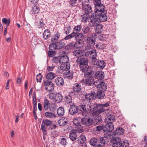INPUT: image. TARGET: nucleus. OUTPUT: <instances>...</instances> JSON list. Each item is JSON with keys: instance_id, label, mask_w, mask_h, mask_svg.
<instances>
[{"instance_id": "20e7f679", "label": "nucleus", "mask_w": 147, "mask_h": 147, "mask_svg": "<svg viewBox=\"0 0 147 147\" xmlns=\"http://www.w3.org/2000/svg\"><path fill=\"white\" fill-rule=\"evenodd\" d=\"M113 147H129V143L126 140H121V139L117 137H114L111 140Z\"/></svg>"}, {"instance_id": "b1692460", "label": "nucleus", "mask_w": 147, "mask_h": 147, "mask_svg": "<svg viewBox=\"0 0 147 147\" xmlns=\"http://www.w3.org/2000/svg\"><path fill=\"white\" fill-rule=\"evenodd\" d=\"M51 44L50 45L49 47V51L48 52V55L49 57H53L55 53V48Z\"/></svg>"}, {"instance_id": "603ef678", "label": "nucleus", "mask_w": 147, "mask_h": 147, "mask_svg": "<svg viewBox=\"0 0 147 147\" xmlns=\"http://www.w3.org/2000/svg\"><path fill=\"white\" fill-rule=\"evenodd\" d=\"M74 48H75V47L74 42H70L67 45L65 46L66 49L67 50L72 49Z\"/></svg>"}, {"instance_id": "473e14b6", "label": "nucleus", "mask_w": 147, "mask_h": 147, "mask_svg": "<svg viewBox=\"0 0 147 147\" xmlns=\"http://www.w3.org/2000/svg\"><path fill=\"white\" fill-rule=\"evenodd\" d=\"M50 36V30L48 29L45 30L43 34V38L45 40H47L49 38Z\"/></svg>"}, {"instance_id": "69168bd1", "label": "nucleus", "mask_w": 147, "mask_h": 147, "mask_svg": "<svg viewBox=\"0 0 147 147\" xmlns=\"http://www.w3.org/2000/svg\"><path fill=\"white\" fill-rule=\"evenodd\" d=\"M38 26L39 28H42L45 26V23L42 20H40L38 23Z\"/></svg>"}, {"instance_id": "a878e982", "label": "nucleus", "mask_w": 147, "mask_h": 147, "mask_svg": "<svg viewBox=\"0 0 147 147\" xmlns=\"http://www.w3.org/2000/svg\"><path fill=\"white\" fill-rule=\"evenodd\" d=\"M86 42L89 45L93 46L95 43V38L93 37H87Z\"/></svg>"}, {"instance_id": "c756f323", "label": "nucleus", "mask_w": 147, "mask_h": 147, "mask_svg": "<svg viewBox=\"0 0 147 147\" xmlns=\"http://www.w3.org/2000/svg\"><path fill=\"white\" fill-rule=\"evenodd\" d=\"M97 87L100 88V90L103 92L105 91L107 89V85L103 82H100L99 84L97 85Z\"/></svg>"}, {"instance_id": "338daca9", "label": "nucleus", "mask_w": 147, "mask_h": 147, "mask_svg": "<svg viewBox=\"0 0 147 147\" xmlns=\"http://www.w3.org/2000/svg\"><path fill=\"white\" fill-rule=\"evenodd\" d=\"M2 22L3 23L6 24V26H8L10 22V19L7 20L6 18H3L2 20Z\"/></svg>"}, {"instance_id": "4be33fe9", "label": "nucleus", "mask_w": 147, "mask_h": 147, "mask_svg": "<svg viewBox=\"0 0 147 147\" xmlns=\"http://www.w3.org/2000/svg\"><path fill=\"white\" fill-rule=\"evenodd\" d=\"M73 55L78 57V58H80L83 56L84 54H85V51L84 50H76L73 52Z\"/></svg>"}, {"instance_id": "72a5a7b5", "label": "nucleus", "mask_w": 147, "mask_h": 147, "mask_svg": "<svg viewBox=\"0 0 147 147\" xmlns=\"http://www.w3.org/2000/svg\"><path fill=\"white\" fill-rule=\"evenodd\" d=\"M60 37V33L57 32L56 33L54 34L51 38V41L53 43L55 42L58 41V39Z\"/></svg>"}, {"instance_id": "de8ad7c7", "label": "nucleus", "mask_w": 147, "mask_h": 147, "mask_svg": "<svg viewBox=\"0 0 147 147\" xmlns=\"http://www.w3.org/2000/svg\"><path fill=\"white\" fill-rule=\"evenodd\" d=\"M99 142L100 144H98L97 146L99 147H101L104 146L105 144L106 141L103 137L100 138L99 139Z\"/></svg>"}, {"instance_id": "2eb2a0df", "label": "nucleus", "mask_w": 147, "mask_h": 147, "mask_svg": "<svg viewBox=\"0 0 147 147\" xmlns=\"http://www.w3.org/2000/svg\"><path fill=\"white\" fill-rule=\"evenodd\" d=\"M90 71L91 73H93V77L94 78L97 79L98 80H101L104 78V73L102 71H97L96 73L92 70V68L90 69Z\"/></svg>"}, {"instance_id": "c9c22d12", "label": "nucleus", "mask_w": 147, "mask_h": 147, "mask_svg": "<svg viewBox=\"0 0 147 147\" xmlns=\"http://www.w3.org/2000/svg\"><path fill=\"white\" fill-rule=\"evenodd\" d=\"M95 64L98 67L103 68L105 67L106 63L103 60L100 61L97 60Z\"/></svg>"}, {"instance_id": "ddd939ff", "label": "nucleus", "mask_w": 147, "mask_h": 147, "mask_svg": "<svg viewBox=\"0 0 147 147\" xmlns=\"http://www.w3.org/2000/svg\"><path fill=\"white\" fill-rule=\"evenodd\" d=\"M63 39L57 41L51 44L56 49H60L63 48L65 46V43L63 41Z\"/></svg>"}, {"instance_id": "f257e3e1", "label": "nucleus", "mask_w": 147, "mask_h": 147, "mask_svg": "<svg viewBox=\"0 0 147 147\" xmlns=\"http://www.w3.org/2000/svg\"><path fill=\"white\" fill-rule=\"evenodd\" d=\"M84 74V77L85 79H83L81 81V82L83 85L86 86H93L96 85L95 84L96 82L97 83V81L94 80L93 76V73L90 72V70L88 71H86V72L83 73Z\"/></svg>"}, {"instance_id": "cd10ccee", "label": "nucleus", "mask_w": 147, "mask_h": 147, "mask_svg": "<svg viewBox=\"0 0 147 147\" xmlns=\"http://www.w3.org/2000/svg\"><path fill=\"white\" fill-rule=\"evenodd\" d=\"M55 83L58 86H61L64 84V80L61 77H58L55 80Z\"/></svg>"}, {"instance_id": "1a4fd4ad", "label": "nucleus", "mask_w": 147, "mask_h": 147, "mask_svg": "<svg viewBox=\"0 0 147 147\" xmlns=\"http://www.w3.org/2000/svg\"><path fill=\"white\" fill-rule=\"evenodd\" d=\"M52 124V122L48 119H44L42 120L41 125V129L43 132V135H45L47 134L46 128L45 127L50 126Z\"/></svg>"}, {"instance_id": "a18cd8bd", "label": "nucleus", "mask_w": 147, "mask_h": 147, "mask_svg": "<svg viewBox=\"0 0 147 147\" xmlns=\"http://www.w3.org/2000/svg\"><path fill=\"white\" fill-rule=\"evenodd\" d=\"M39 8L38 5H34L32 7V12L34 14H38L39 11Z\"/></svg>"}, {"instance_id": "aec40b11", "label": "nucleus", "mask_w": 147, "mask_h": 147, "mask_svg": "<svg viewBox=\"0 0 147 147\" xmlns=\"http://www.w3.org/2000/svg\"><path fill=\"white\" fill-rule=\"evenodd\" d=\"M65 57V55L61 57H55L52 59V61L56 64H61Z\"/></svg>"}, {"instance_id": "f8f14e48", "label": "nucleus", "mask_w": 147, "mask_h": 147, "mask_svg": "<svg viewBox=\"0 0 147 147\" xmlns=\"http://www.w3.org/2000/svg\"><path fill=\"white\" fill-rule=\"evenodd\" d=\"M96 17V16H95L94 13H93L90 19V21H89V26L94 27L96 25H98V24L100 22Z\"/></svg>"}, {"instance_id": "5701e85b", "label": "nucleus", "mask_w": 147, "mask_h": 147, "mask_svg": "<svg viewBox=\"0 0 147 147\" xmlns=\"http://www.w3.org/2000/svg\"><path fill=\"white\" fill-rule=\"evenodd\" d=\"M79 109L80 111H81V113L84 115L86 116V113L88 112L89 108L86 107V105H81L79 106L78 109Z\"/></svg>"}, {"instance_id": "6e6d98bb", "label": "nucleus", "mask_w": 147, "mask_h": 147, "mask_svg": "<svg viewBox=\"0 0 147 147\" xmlns=\"http://www.w3.org/2000/svg\"><path fill=\"white\" fill-rule=\"evenodd\" d=\"M59 143L61 145L65 146L66 145V139L64 138H61L59 139Z\"/></svg>"}, {"instance_id": "58836bf2", "label": "nucleus", "mask_w": 147, "mask_h": 147, "mask_svg": "<svg viewBox=\"0 0 147 147\" xmlns=\"http://www.w3.org/2000/svg\"><path fill=\"white\" fill-rule=\"evenodd\" d=\"M82 26L81 25H77L74 27L72 33L74 34H78L82 30Z\"/></svg>"}, {"instance_id": "0e129e2a", "label": "nucleus", "mask_w": 147, "mask_h": 147, "mask_svg": "<svg viewBox=\"0 0 147 147\" xmlns=\"http://www.w3.org/2000/svg\"><path fill=\"white\" fill-rule=\"evenodd\" d=\"M102 130L104 132H105V126L102 125L97 126L96 127V130L97 131H100Z\"/></svg>"}, {"instance_id": "4c0bfd02", "label": "nucleus", "mask_w": 147, "mask_h": 147, "mask_svg": "<svg viewBox=\"0 0 147 147\" xmlns=\"http://www.w3.org/2000/svg\"><path fill=\"white\" fill-rule=\"evenodd\" d=\"M76 40H81V38H85L86 37L81 32V33H79L78 34H74Z\"/></svg>"}, {"instance_id": "7ed1b4c3", "label": "nucleus", "mask_w": 147, "mask_h": 147, "mask_svg": "<svg viewBox=\"0 0 147 147\" xmlns=\"http://www.w3.org/2000/svg\"><path fill=\"white\" fill-rule=\"evenodd\" d=\"M89 107L88 109V113L93 112V115H97L104 111L105 109L102 108L100 104H98L94 103L93 105H87Z\"/></svg>"}, {"instance_id": "3c124183", "label": "nucleus", "mask_w": 147, "mask_h": 147, "mask_svg": "<svg viewBox=\"0 0 147 147\" xmlns=\"http://www.w3.org/2000/svg\"><path fill=\"white\" fill-rule=\"evenodd\" d=\"M95 120L96 124L97 125L101 123L102 122V119L100 116L96 115Z\"/></svg>"}, {"instance_id": "f704fd0d", "label": "nucleus", "mask_w": 147, "mask_h": 147, "mask_svg": "<svg viewBox=\"0 0 147 147\" xmlns=\"http://www.w3.org/2000/svg\"><path fill=\"white\" fill-rule=\"evenodd\" d=\"M86 136L84 135H82L79 136L77 139L76 142L79 144L85 143L86 141Z\"/></svg>"}, {"instance_id": "423d86ee", "label": "nucleus", "mask_w": 147, "mask_h": 147, "mask_svg": "<svg viewBox=\"0 0 147 147\" xmlns=\"http://www.w3.org/2000/svg\"><path fill=\"white\" fill-rule=\"evenodd\" d=\"M48 96L50 99L54 100L56 103L61 102L63 99L62 94L60 93H54L53 92H49Z\"/></svg>"}, {"instance_id": "bf43d9fd", "label": "nucleus", "mask_w": 147, "mask_h": 147, "mask_svg": "<svg viewBox=\"0 0 147 147\" xmlns=\"http://www.w3.org/2000/svg\"><path fill=\"white\" fill-rule=\"evenodd\" d=\"M65 100L67 104H70L72 102V98L71 96L67 95L65 96Z\"/></svg>"}, {"instance_id": "7c9ffc66", "label": "nucleus", "mask_w": 147, "mask_h": 147, "mask_svg": "<svg viewBox=\"0 0 147 147\" xmlns=\"http://www.w3.org/2000/svg\"><path fill=\"white\" fill-rule=\"evenodd\" d=\"M67 120L65 117H63L58 121L59 125L60 126H64L67 123Z\"/></svg>"}, {"instance_id": "8fccbe9b", "label": "nucleus", "mask_w": 147, "mask_h": 147, "mask_svg": "<svg viewBox=\"0 0 147 147\" xmlns=\"http://www.w3.org/2000/svg\"><path fill=\"white\" fill-rule=\"evenodd\" d=\"M81 119L80 118H77L74 119L73 121L74 124L76 126L80 125Z\"/></svg>"}, {"instance_id": "09e8293b", "label": "nucleus", "mask_w": 147, "mask_h": 147, "mask_svg": "<svg viewBox=\"0 0 147 147\" xmlns=\"http://www.w3.org/2000/svg\"><path fill=\"white\" fill-rule=\"evenodd\" d=\"M66 74V77L69 79H71L73 77L74 72L72 70H69Z\"/></svg>"}, {"instance_id": "9d476101", "label": "nucleus", "mask_w": 147, "mask_h": 147, "mask_svg": "<svg viewBox=\"0 0 147 147\" xmlns=\"http://www.w3.org/2000/svg\"><path fill=\"white\" fill-rule=\"evenodd\" d=\"M85 98L83 99V102L87 104L88 105L90 104L92 100L95 99V95L94 93L91 92L86 94L85 96Z\"/></svg>"}, {"instance_id": "e433bc0d", "label": "nucleus", "mask_w": 147, "mask_h": 147, "mask_svg": "<svg viewBox=\"0 0 147 147\" xmlns=\"http://www.w3.org/2000/svg\"><path fill=\"white\" fill-rule=\"evenodd\" d=\"M114 134L117 135H122L124 134V130L121 127L117 128L113 132Z\"/></svg>"}, {"instance_id": "e2e57ef3", "label": "nucleus", "mask_w": 147, "mask_h": 147, "mask_svg": "<svg viewBox=\"0 0 147 147\" xmlns=\"http://www.w3.org/2000/svg\"><path fill=\"white\" fill-rule=\"evenodd\" d=\"M96 48L97 49H102L105 48V45L102 43H99L96 45Z\"/></svg>"}, {"instance_id": "49530a36", "label": "nucleus", "mask_w": 147, "mask_h": 147, "mask_svg": "<svg viewBox=\"0 0 147 147\" xmlns=\"http://www.w3.org/2000/svg\"><path fill=\"white\" fill-rule=\"evenodd\" d=\"M55 77V74L52 72H49L46 75V78L50 80H51Z\"/></svg>"}, {"instance_id": "864d4df0", "label": "nucleus", "mask_w": 147, "mask_h": 147, "mask_svg": "<svg viewBox=\"0 0 147 147\" xmlns=\"http://www.w3.org/2000/svg\"><path fill=\"white\" fill-rule=\"evenodd\" d=\"M82 41L81 40H79L77 41L75 43H74L75 48H78L82 47Z\"/></svg>"}, {"instance_id": "393cba45", "label": "nucleus", "mask_w": 147, "mask_h": 147, "mask_svg": "<svg viewBox=\"0 0 147 147\" xmlns=\"http://www.w3.org/2000/svg\"><path fill=\"white\" fill-rule=\"evenodd\" d=\"M95 99H102L104 98L105 96V94L104 92L101 90L98 91L96 93H95Z\"/></svg>"}, {"instance_id": "dca6fc26", "label": "nucleus", "mask_w": 147, "mask_h": 147, "mask_svg": "<svg viewBox=\"0 0 147 147\" xmlns=\"http://www.w3.org/2000/svg\"><path fill=\"white\" fill-rule=\"evenodd\" d=\"M78 108L77 106L74 104L70 105L69 112L71 115H76L78 113Z\"/></svg>"}, {"instance_id": "c85d7f7f", "label": "nucleus", "mask_w": 147, "mask_h": 147, "mask_svg": "<svg viewBox=\"0 0 147 147\" xmlns=\"http://www.w3.org/2000/svg\"><path fill=\"white\" fill-rule=\"evenodd\" d=\"M106 124L105 127V131L111 132L113 129V123H106Z\"/></svg>"}, {"instance_id": "39448f33", "label": "nucleus", "mask_w": 147, "mask_h": 147, "mask_svg": "<svg viewBox=\"0 0 147 147\" xmlns=\"http://www.w3.org/2000/svg\"><path fill=\"white\" fill-rule=\"evenodd\" d=\"M97 54L96 51L94 49L92 50L87 51L85 53V56L91 59L92 61L94 63V64H95V63L97 60L96 58Z\"/></svg>"}, {"instance_id": "a19ab883", "label": "nucleus", "mask_w": 147, "mask_h": 147, "mask_svg": "<svg viewBox=\"0 0 147 147\" xmlns=\"http://www.w3.org/2000/svg\"><path fill=\"white\" fill-rule=\"evenodd\" d=\"M69 137L71 140L73 141H75L77 139V134L74 131H72L70 133Z\"/></svg>"}, {"instance_id": "774afa93", "label": "nucleus", "mask_w": 147, "mask_h": 147, "mask_svg": "<svg viewBox=\"0 0 147 147\" xmlns=\"http://www.w3.org/2000/svg\"><path fill=\"white\" fill-rule=\"evenodd\" d=\"M42 76L41 73H39L36 76V80L37 82H41L42 79Z\"/></svg>"}, {"instance_id": "bb28decb", "label": "nucleus", "mask_w": 147, "mask_h": 147, "mask_svg": "<svg viewBox=\"0 0 147 147\" xmlns=\"http://www.w3.org/2000/svg\"><path fill=\"white\" fill-rule=\"evenodd\" d=\"M45 115L47 118L51 119L55 118L56 117L54 111L46 112L45 113Z\"/></svg>"}, {"instance_id": "79ce46f5", "label": "nucleus", "mask_w": 147, "mask_h": 147, "mask_svg": "<svg viewBox=\"0 0 147 147\" xmlns=\"http://www.w3.org/2000/svg\"><path fill=\"white\" fill-rule=\"evenodd\" d=\"M89 14L83 13V15L81 16L82 21L84 22H87L90 16Z\"/></svg>"}, {"instance_id": "a211bd4d", "label": "nucleus", "mask_w": 147, "mask_h": 147, "mask_svg": "<svg viewBox=\"0 0 147 147\" xmlns=\"http://www.w3.org/2000/svg\"><path fill=\"white\" fill-rule=\"evenodd\" d=\"M95 16H96V18L98 19L101 22H105L107 20V16L106 14L105 11L98 13H94Z\"/></svg>"}, {"instance_id": "412c9836", "label": "nucleus", "mask_w": 147, "mask_h": 147, "mask_svg": "<svg viewBox=\"0 0 147 147\" xmlns=\"http://www.w3.org/2000/svg\"><path fill=\"white\" fill-rule=\"evenodd\" d=\"M73 90L75 94H77L82 92L81 85L78 83L74 84L73 86Z\"/></svg>"}, {"instance_id": "6ab92c4d", "label": "nucleus", "mask_w": 147, "mask_h": 147, "mask_svg": "<svg viewBox=\"0 0 147 147\" xmlns=\"http://www.w3.org/2000/svg\"><path fill=\"white\" fill-rule=\"evenodd\" d=\"M82 32L87 37L92 33V29L88 26H85L82 28Z\"/></svg>"}, {"instance_id": "680f3d73", "label": "nucleus", "mask_w": 147, "mask_h": 147, "mask_svg": "<svg viewBox=\"0 0 147 147\" xmlns=\"http://www.w3.org/2000/svg\"><path fill=\"white\" fill-rule=\"evenodd\" d=\"M75 36L74 34L72 32L70 34L65 36L63 39V40H68L74 37Z\"/></svg>"}, {"instance_id": "37998d69", "label": "nucleus", "mask_w": 147, "mask_h": 147, "mask_svg": "<svg viewBox=\"0 0 147 147\" xmlns=\"http://www.w3.org/2000/svg\"><path fill=\"white\" fill-rule=\"evenodd\" d=\"M57 113L59 116H63L65 113V110L63 107H59L57 110Z\"/></svg>"}, {"instance_id": "f3484780", "label": "nucleus", "mask_w": 147, "mask_h": 147, "mask_svg": "<svg viewBox=\"0 0 147 147\" xmlns=\"http://www.w3.org/2000/svg\"><path fill=\"white\" fill-rule=\"evenodd\" d=\"M44 84L45 89L48 91H50L54 89V84L51 81H45L44 82Z\"/></svg>"}, {"instance_id": "13d9d810", "label": "nucleus", "mask_w": 147, "mask_h": 147, "mask_svg": "<svg viewBox=\"0 0 147 147\" xmlns=\"http://www.w3.org/2000/svg\"><path fill=\"white\" fill-rule=\"evenodd\" d=\"M97 140L96 138H92L90 140V144L92 146H95L97 144Z\"/></svg>"}, {"instance_id": "f03ea898", "label": "nucleus", "mask_w": 147, "mask_h": 147, "mask_svg": "<svg viewBox=\"0 0 147 147\" xmlns=\"http://www.w3.org/2000/svg\"><path fill=\"white\" fill-rule=\"evenodd\" d=\"M76 61L77 62L80 64V70L82 73L86 72L91 69V67L87 65L88 63L87 59L81 57L78 58Z\"/></svg>"}, {"instance_id": "9b49d317", "label": "nucleus", "mask_w": 147, "mask_h": 147, "mask_svg": "<svg viewBox=\"0 0 147 147\" xmlns=\"http://www.w3.org/2000/svg\"><path fill=\"white\" fill-rule=\"evenodd\" d=\"M96 2L97 3L95 5L96 9L94 11V13L100 14V13L105 11L104 6L100 4V0H96Z\"/></svg>"}, {"instance_id": "0eeeda50", "label": "nucleus", "mask_w": 147, "mask_h": 147, "mask_svg": "<svg viewBox=\"0 0 147 147\" xmlns=\"http://www.w3.org/2000/svg\"><path fill=\"white\" fill-rule=\"evenodd\" d=\"M65 58L63 61L60 67V69L63 71H67L70 68V65L69 58L67 55H65Z\"/></svg>"}, {"instance_id": "c03bdc74", "label": "nucleus", "mask_w": 147, "mask_h": 147, "mask_svg": "<svg viewBox=\"0 0 147 147\" xmlns=\"http://www.w3.org/2000/svg\"><path fill=\"white\" fill-rule=\"evenodd\" d=\"M43 105L44 109L46 111L50 107L49 102L47 98L45 99Z\"/></svg>"}, {"instance_id": "4d7b16f0", "label": "nucleus", "mask_w": 147, "mask_h": 147, "mask_svg": "<svg viewBox=\"0 0 147 147\" xmlns=\"http://www.w3.org/2000/svg\"><path fill=\"white\" fill-rule=\"evenodd\" d=\"M64 30L65 31V33L66 35H68L71 31V27L70 26L65 27L64 28Z\"/></svg>"}, {"instance_id": "6e6552de", "label": "nucleus", "mask_w": 147, "mask_h": 147, "mask_svg": "<svg viewBox=\"0 0 147 147\" xmlns=\"http://www.w3.org/2000/svg\"><path fill=\"white\" fill-rule=\"evenodd\" d=\"M89 0L84 1L82 2V8L83 13L89 14L92 11V8L89 4Z\"/></svg>"}, {"instance_id": "ea45409f", "label": "nucleus", "mask_w": 147, "mask_h": 147, "mask_svg": "<svg viewBox=\"0 0 147 147\" xmlns=\"http://www.w3.org/2000/svg\"><path fill=\"white\" fill-rule=\"evenodd\" d=\"M103 26L100 24L99 22L98 25L94 27V28L96 32L97 33H99L101 32L102 30Z\"/></svg>"}, {"instance_id": "5fc2aeb1", "label": "nucleus", "mask_w": 147, "mask_h": 147, "mask_svg": "<svg viewBox=\"0 0 147 147\" xmlns=\"http://www.w3.org/2000/svg\"><path fill=\"white\" fill-rule=\"evenodd\" d=\"M78 0H70L69 3L71 7L76 6L78 5Z\"/></svg>"}, {"instance_id": "2f4dec72", "label": "nucleus", "mask_w": 147, "mask_h": 147, "mask_svg": "<svg viewBox=\"0 0 147 147\" xmlns=\"http://www.w3.org/2000/svg\"><path fill=\"white\" fill-rule=\"evenodd\" d=\"M115 116L113 115H110L107 116V117L105 120V122L113 123L115 121Z\"/></svg>"}, {"instance_id": "4468645a", "label": "nucleus", "mask_w": 147, "mask_h": 147, "mask_svg": "<svg viewBox=\"0 0 147 147\" xmlns=\"http://www.w3.org/2000/svg\"><path fill=\"white\" fill-rule=\"evenodd\" d=\"M82 123L87 127L90 126L93 124L92 119L88 117H83L81 119Z\"/></svg>"}, {"instance_id": "052dcab7", "label": "nucleus", "mask_w": 147, "mask_h": 147, "mask_svg": "<svg viewBox=\"0 0 147 147\" xmlns=\"http://www.w3.org/2000/svg\"><path fill=\"white\" fill-rule=\"evenodd\" d=\"M104 132L105 133L104 134V137H103L104 138L111 139L112 138L113 136L111 134V132H109L106 131Z\"/></svg>"}]
</instances>
